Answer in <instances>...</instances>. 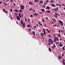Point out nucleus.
<instances>
[{"instance_id": "nucleus-24", "label": "nucleus", "mask_w": 65, "mask_h": 65, "mask_svg": "<svg viewBox=\"0 0 65 65\" xmlns=\"http://www.w3.org/2000/svg\"><path fill=\"white\" fill-rule=\"evenodd\" d=\"M58 36L59 37H61V35L59 34H58Z\"/></svg>"}, {"instance_id": "nucleus-59", "label": "nucleus", "mask_w": 65, "mask_h": 65, "mask_svg": "<svg viewBox=\"0 0 65 65\" xmlns=\"http://www.w3.org/2000/svg\"><path fill=\"white\" fill-rule=\"evenodd\" d=\"M40 25L41 26H42V24H40Z\"/></svg>"}, {"instance_id": "nucleus-1", "label": "nucleus", "mask_w": 65, "mask_h": 65, "mask_svg": "<svg viewBox=\"0 0 65 65\" xmlns=\"http://www.w3.org/2000/svg\"><path fill=\"white\" fill-rule=\"evenodd\" d=\"M48 41L49 42H50V43H53V40H51V39H50L48 40Z\"/></svg>"}, {"instance_id": "nucleus-60", "label": "nucleus", "mask_w": 65, "mask_h": 65, "mask_svg": "<svg viewBox=\"0 0 65 65\" xmlns=\"http://www.w3.org/2000/svg\"><path fill=\"white\" fill-rule=\"evenodd\" d=\"M13 5H14V6H15V4H13Z\"/></svg>"}, {"instance_id": "nucleus-62", "label": "nucleus", "mask_w": 65, "mask_h": 65, "mask_svg": "<svg viewBox=\"0 0 65 65\" xmlns=\"http://www.w3.org/2000/svg\"><path fill=\"white\" fill-rule=\"evenodd\" d=\"M40 23H41L40 22H39V24H40Z\"/></svg>"}, {"instance_id": "nucleus-12", "label": "nucleus", "mask_w": 65, "mask_h": 65, "mask_svg": "<svg viewBox=\"0 0 65 65\" xmlns=\"http://www.w3.org/2000/svg\"><path fill=\"white\" fill-rule=\"evenodd\" d=\"M46 9H48V10H50V7L48 6H47L46 8Z\"/></svg>"}, {"instance_id": "nucleus-6", "label": "nucleus", "mask_w": 65, "mask_h": 65, "mask_svg": "<svg viewBox=\"0 0 65 65\" xmlns=\"http://www.w3.org/2000/svg\"><path fill=\"white\" fill-rule=\"evenodd\" d=\"M54 38H55V39H56V40H57V41H58V40H59V39L57 37H54Z\"/></svg>"}, {"instance_id": "nucleus-7", "label": "nucleus", "mask_w": 65, "mask_h": 65, "mask_svg": "<svg viewBox=\"0 0 65 65\" xmlns=\"http://www.w3.org/2000/svg\"><path fill=\"white\" fill-rule=\"evenodd\" d=\"M60 44L59 45V46H60V47H61L62 46H63V45L62 44V43L61 42H60Z\"/></svg>"}, {"instance_id": "nucleus-54", "label": "nucleus", "mask_w": 65, "mask_h": 65, "mask_svg": "<svg viewBox=\"0 0 65 65\" xmlns=\"http://www.w3.org/2000/svg\"><path fill=\"white\" fill-rule=\"evenodd\" d=\"M57 26V25H54V27H55V26Z\"/></svg>"}, {"instance_id": "nucleus-37", "label": "nucleus", "mask_w": 65, "mask_h": 65, "mask_svg": "<svg viewBox=\"0 0 65 65\" xmlns=\"http://www.w3.org/2000/svg\"><path fill=\"white\" fill-rule=\"evenodd\" d=\"M31 29L30 28H29V29H28V30H29V31H31Z\"/></svg>"}, {"instance_id": "nucleus-2", "label": "nucleus", "mask_w": 65, "mask_h": 65, "mask_svg": "<svg viewBox=\"0 0 65 65\" xmlns=\"http://www.w3.org/2000/svg\"><path fill=\"white\" fill-rule=\"evenodd\" d=\"M20 8L21 9L23 10L24 9V6L23 5H21L20 6Z\"/></svg>"}, {"instance_id": "nucleus-17", "label": "nucleus", "mask_w": 65, "mask_h": 65, "mask_svg": "<svg viewBox=\"0 0 65 65\" xmlns=\"http://www.w3.org/2000/svg\"><path fill=\"white\" fill-rule=\"evenodd\" d=\"M32 34L34 35V36H35V32H34L33 31L32 32Z\"/></svg>"}, {"instance_id": "nucleus-5", "label": "nucleus", "mask_w": 65, "mask_h": 65, "mask_svg": "<svg viewBox=\"0 0 65 65\" xmlns=\"http://www.w3.org/2000/svg\"><path fill=\"white\" fill-rule=\"evenodd\" d=\"M3 10L4 11V12H5L6 13H7L8 12L7 11H6V10H5L4 9H3Z\"/></svg>"}, {"instance_id": "nucleus-19", "label": "nucleus", "mask_w": 65, "mask_h": 65, "mask_svg": "<svg viewBox=\"0 0 65 65\" xmlns=\"http://www.w3.org/2000/svg\"><path fill=\"white\" fill-rule=\"evenodd\" d=\"M33 10V8H31V9H29V10L30 11H31V10Z\"/></svg>"}, {"instance_id": "nucleus-32", "label": "nucleus", "mask_w": 65, "mask_h": 65, "mask_svg": "<svg viewBox=\"0 0 65 65\" xmlns=\"http://www.w3.org/2000/svg\"><path fill=\"white\" fill-rule=\"evenodd\" d=\"M42 21L43 22H44V19H42Z\"/></svg>"}, {"instance_id": "nucleus-41", "label": "nucleus", "mask_w": 65, "mask_h": 65, "mask_svg": "<svg viewBox=\"0 0 65 65\" xmlns=\"http://www.w3.org/2000/svg\"><path fill=\"white\" fill-rule=\"evenodd\" d=\"M44 4H45V5L46 4V2H44Z\"/></svg>"}, {"instance_id": "nucleus-20", "label": "nucleus", "mask_w": 65, "mask_h": 65, "mask_svg": "<svg viewBox=\"0 0 65 65\" xmlns=\"http://www.w3.org/2000/svg\"><path fill=\"white\" fill-rule=\"evenodd\" d=\"M43 3V1H41L39 2V3Z\"/></svg>"}, {"instance_id": "nucleus-27", "label": "nucleus", "mask_w": 65, "mask_h": 65, "mask_svg": "<svg viewBox=\"0 0 65 65\" xmlns=\"http://www.w3.org/2000/svg\"><path fill=\"white\" fill-rule=\"evenodd\" d=\"M15 11L16 12H18V11H18V10L17 9H15Z\"/></svg>"}, {"instance_id": "nucleus-63", "label": "nucleus", "mask_w": 65, "mask_h": 65, "mask_svg": "<svg viewBox=\"0 0 65 65\" xmlns=\"http://www.w3.org/2000/svg\"><path fill=\"white\" fill-rule=\"evenodd\" d=\"M65 60H64V59H63V62H65Z\"/></svg>"}, {"instance_id": "nucleus-58", "label": "nucleus", "mask_w": 65, "mask_h": 65, "mask_svg": "<svg viewBox=\"0 0 65 65\" xmlns=\"http://www.w3.org/2000/svg\"><path fill=\"white\" fill-rule=\"evenodd\" d=\"M43 31H44V32H45V30H44V29L43 30Z\"/></svg>"}, {"instance_id": "nucleus-18", "label": "nucleus", "mask_w": 65, "mask_h": 65, "mask_svg": "<svg viewBox=\"0 0 65 65\" xmlns=\"http://www.w3.org/2000/svg\"><path fill=\"white\" fill-rule=\"evenodd\" d=\"M20 11V13H22V10H20L19 11Z\"/></svg>"}, {"instance_id": "nucleus-22", "label": "nucleus", "mask_w": 65, "mask_h": 65, "mask_svg": "<svg viewBox=\"0 0 65 65\" xmlns=\"http://www.w3.org/2000/svg\"><path fill=\"white\" fill-rule=\"evenodd\" d=\"M34 1L36 3V2H38V0H34Z\"/></svg>"}, {"instance_id": "nucleus-11", "label": "nucleus", "mask_w": 65, "mask_h": 65, "mask_svg": "<svg viewBox=\"0 0 65 65\" xmlns=\"http://www.w3.org/2000/svg\"><path fill=\"white\" fill-rule=\"evenodd\" d=\"M22 26L23 27H25V23H23Z\"/></svg>"}, {"instance_id": "nucleus-56", "label": "nucleus", "mask_w": 65, "mask_h": 65, "mask_svg": "<svg viewBox=\"0 0 65 65\" xmlns=\"http://www.w3.org/2000/svg\"><path fill=\"white\" fill-rule=\"evenodd\" d=\"M0 4H2V2L1 1L0 2Z\"/></svg>"}, {"instance_id": "nucleus-34", "label": "nucleus", "mask_w": 65, "mask_h": 65, "mask_svg": "<svg viewBox=\"0 0 65 65\" xmlns=\"http://www.w3.org/2000/svg\"><path fill=\"white\" fill-rule=\"evenodd\" d=\"M51 3H53V2H54V1L52 0L51 1Z\"/></svg>"}, {"instance_id": "nucleus-61", "label": "nucleus", "mask_w": 65, "mask_h": 65, "mask_svg": "<svg viewBox=\"0 0 65 65\" xmlns=\"http://www.w3.org/2000/svg\"><path fill=\"white\" fill-rule=\"evenodd\" d=\"M56 5H57V6H59V5L58 4H56Z\"/></svg>"}, {"instance_id": "nucleus-33", "label": "nucleus", "mask_w": 65, "mask_h": 65, "mask_svg": "<svg viewBox=\"0 0 65 65\" xmlns=\"http://www.w3.org/2000/svg\"><path fill=\"white\" fill-rule=\"evenodd\" d=\"M45 5H44L43 6V8H45Z\"/></svg>"}, {"instance_id": "nucleus-23", "label": "nucleus", "mask_w": 65, "mask_h": 65, "mask_svg": "<svg viewBox=\"0 0 65 65\" xmlns=\"http://www.w3.org/2000/svg\"><path fill=\"white\" fill-rule=\"evenodd\" d=\"M15 16H17V15H18L17 14L18 13H15Z\"/></svg>"}, {"instance_id": "nucleus-14", "label": "nucleus", "mask_w": 65, "mask_h": 65, "mask_svg": "<svg viewBox=\"0 0 65 65\" xmlns=\"http://www.w3.org/2000/svg\"><path fill=\"white\" fill-rule=\"evenodd\" d=\"M41 35L42 36H44V34H43L42 33H41Z\"/></svg>"}, {"instance_id": "nucleus-31", "label": "nucleus", "mask_w": 65, "mask_h": 65, "mask_svg": "<svg viewBox=\"0 0 65 65\" xmlns=\"http://www.w3.org/2000/svg\"><path fill=\"white\" fill-rule=\"evenodd\" d=\"M28 22H30V19H28Z\"/></svg>"}, {"instance_id": "nucleus-64", "label": "nucleus", "mask_w": 65, "mask_h": 65, "mask_svg": "<svg viewBox=\"0 0 65 65\" xmlns=\"http://www.w3.org/2000/svg\"><path fill=\"white\" fill-rule=\"evenodd\" d=\"M10 1L12 2V1H13V0H10Z\"/></svg>"}, {"instance_id": "nucleus-15", "label": "nucleus", "mask_w": 65, "mask_h": 65, "mask_svg": "<svg viewBox=\"0 0 65 65\" xmlns=\"http://www.w3.org/2000/svg\"><path fill=\"white\" fill-rule=\"evenodd\" d=\"M41 10L43 12H44L45 11V10H44V9H42Z\"/></svg>"}, {"instance_id": "nucleus-13", "label": "nucleus", "mask_w": 65, "mask_h": 65, "mask_svg": "<svg viewBox=\"0 0 65 65\" xmlns=\"http://www.w3.org/2000/svg\"><path fill=\"white\" fill-rule=\"evenodd\" d=\"M21 20V24L22 25V24H23L24 22H23V21L22 20V19Z\"/></svg>"}, {"instance_id": "nucleus-10", "label": "nucleus", "mask_w": 65, "mask_h": 65, "mask_svg": "<svg viewBox=\"0 0 65 65\" xmlns=\"http://www.w3.org/2000/svg\"><path fill=\"white\" fill-rule=\"evenodd\" d=\"M46 30L47 31L48 33H50L51 32V29H50V31H49V30H48V29H46Z\"/></svg>"}, {"instance_id": "nucleus-55", "label": "nucleus", "mask_w": 65, "mask_h": 65, "mask_svg": "<svg viewBox=\"0 0 65 65\" xmlns=\"http://www.w3.org/2000/svg\"><path fill=\"white\" fill-rule=\"evenodd\" d=\"M25 21L26 22H27V19H25Z\"/></svg>"}, {"instance_id": "nucleus-53", "label": "nucleus", "mask_w": 65, "mask_h": 65, "mask_svg": "<svg viewBox=\"0 0 65 65\" xmlns=\"http://www.w3.org/2000/svg\"><path fill=\"white\" fill-rule=\"evenodd\" d=\"M49 2L48 0H47L46 1V2Z\"/></svg>"}, {"instance_id": "nucleus-30", "label": "nucleus", "mask_w": 65, "mask_h": 65, "mask_svg": "<svg viewBox=\"0 0 65 65\" xmlns=\"http://www.w3.org/2000/svg\"><path fill=\"white\" fill-rule=\"evenodd\" d=\"M55 11H57V9L56 8H55Z\"/></svg>"}, {"instance_id": "nucleus-45", "label": "nucleus", "mask_w": 65, "mask_h": 65, "mask_svg": "<svg viewBox=\"0 0 65 65\" xmlns=\"http://www.w3.org/2000/svg\"><path fill=\"white\" fill-rule=\"evenodd\" d=\"M32 11L34 12H35V10H33Z\"/></svg>"}, {"instance_id": "nucleus-9", "label": "nucleus", "mask_w": 65, "mask_h": 65, "mask_svg": "<svg viewBox=\"0 0 65 65\" xmlns=\"http://www.w3.org/2000/svg\"><path fill=\"white\" fill-rule=\"evenodd\" d=\"M34 15H35V16H37V15H38V14H37V13H34Z\"/></svg>"}, {"instance_id": "nucleus-44", "label": "nucleus", "mask_w": 65, "mask_h": 65, "mask_svg": "<svg viewBox=\"0 0 65 65\" xmlns=\"http://www.w3.org/2000/svg\"><path fill=\"white\" fill-rule=\"evenodd\" d=\"M48 13H50V10H48Z\"/></svg>"}, {"instance_id": "nucleus-29", "label": "nucleus", "mask_w": 65, "mask_h": 65, "mask_svg": "<svg viewBox=\"0 0 65 65\" xmlns=\"http://www.w3.org/2000/svg\"><path fill=\"white\" fill-rule=\"evenodd\" d=\"M29 4H32V2H29Z\"/></svg>"}, {"instance_id": "nucleus-28", "label": "nucleus", "mask_w": 65, "mask_h": 65, "mask_svg": "<svg viewBox=\"0 0 65 65\" xmlns=\"http://www.w3.org/2000/svg\"><path fill=\"white\" fill-rule=\"evenodd\" d=\"M48 37H49V38H51V35H48Z\"/></svg>"}, {"instance_id": "nucleus-50", "label": "nucleus", "mask_w": 65, "mask_h": 65, "mask_svg": "<svg viewBox=\"0 0 65 65\" xmlns=\"http://www.w3.org/2000/svg\"><path fill=\"white\" fill-rule=\"evenodd\" d=\"M56 9H57V10H58V8L57 7V8H56Z\"/></svg>"}, {"instance_id": "nucleus-49", "label": "nucleus", "mask_w": 65, "mask_h": 65, "mask_svg": "<svg viewBox=\"0 0 65 65\" xmlns=\"http://www.w3.org/2000/svg\"><path fill=\"white\" fill-rule=\"evenodd\" d=\"M55 14H56V15H57V13H55Z\"/></svg>"}, {"instance_id": "nucleus-47", "label": "nucleus", "mask_w": 65, "mask_h": 65, "mask_svg": "<svg viewBox=\"0 0 65 65\" xmlns=\"http://www.w3.org/2000/svg\"><path fill=\"white\" fill-rule=\"evenodd\" d=\"M30 17H33V15H30Z\"/></svg>"}, {"instance_id": "nucleus-46", "label": "nucleus", "mask_w": 65, "mask_h": 65, "mask_svg": "<svg viewBox=\"0 0 65 65\" xmlns=\"http://www.w3.org/2000/svg\"><path fill=\"white\" fill-rule=\"evenodd\" d=\"M10 11H11V12H12V9H10Z\"/></svg>"}, {"instance_id": "nucleus-8", "label": "nucleus", "mask_w": 65, "mask_h": 65, "mask_svg": "<svg viewBox=\"0 0 65 65\" xmlns=\"http://www.w3.org/2000/svg\"><path fill=\"white\" fill-rule=\"evenodd\" d=\"M51 6H52V7H56V5L53 4H51Z\"/></svg>"}, {"instance_id": "nucleus-35", "label": "nucleus", "mask_w": 65, "mask_h": 65, "mask_svg": "<svg viewBox=\"0 0 65 65\" xmlns=\"http://www.w3.org/2000/svg\"><path fill=\"white\" fill-rule=\"evenodd\" d=\"M59 58L60 59H61V56H59Z\"/></svg>"}, {"instance_id": "nucleus-26", "label": "nucleus", "mask_w": 65, "mask_h": 65, "mask_svg": "<svg viewBox=\"0 0 65 65\" xmlns=\"http://www.w3.org/2000/svg\"><path fill=\"white\" fill-rule=\"evenodd\" d=\"M19 16L20 17V18H21V14L20 13L19 14Z\"/></svg>"}, {"instance_id": "nucleus-4", "label": "nucleus", "mask_w": 65, "mask_h": 65, "mask_svg": "<svg viewBox=\"0 0 65 65\" xmlns=\"http://www.w3.org/2000/svg\"><path fill=\"white\" fill-rule=\"evenodd\" d=\"M17 20L18 21H20V18L19 17V16H17Z\"/></svg>"}, {"instance_id": "nucleus-48", "label": "nucleus", "mask_w": 65, "mask_h": 65, "mask_svg": "<svg viewBox=\"0 0 65 65\" xmlns=\"http://www.w3.org/2000/svg\"><path fill=\"white\" fill-rule=\"evenodd\" d=\"M63 55H64V54H63V53L62 54V56H63V57L64 56Z\"/></svg>"}, {"instance_id": "nucleus-39", "label": "nucleus", "mask_w": 65, "mask_h": 65, "mask_svg": "<svg viewBox=\"0 0 65 65\" xmlns=\"http://www.w3.org/2000/svg\"><path fill=\"white\" fill-rule=\"evenodd\" d=\"M53 45H54V46L55 47H56V46H55V45L54 44H53Z\"/></svg>"}, {"instance_id": "nucleus-21", "label": "nucleus", "mask_w": 65, "mask_h": 65, "mask_svg": "<svg viewBox=\"0 0 65 65\" xmlns=\"http://www.w3.org/2000/svg\"><path fill=\"white\" fill-rule=\"evenodd\" d=\"M49 51H50V52H51V51H52V50H51V48H49Z\"/></svg>"}, {"instance_id": "nucleus-52", "label": "nucleus", "mask_w": 65, "mask_h": 65, "mask_svg": "<svg viewBox=\"0 0 65 65\" xmlns=\"http://www.w3.org/2000/svg\"><path fill=\"white\" fill-rule=\"evenodd\" d=\"M22 17H23V14H22Z\"/></svg>"}, {"instance_id": "nucleus-40", "label": "nucleus", "mask_w": 65, "mask_h": 65, "mask_svg": "<svg viewBox=\"0 0 65 65\" xmlns=\"http://www.w3.org/2000/svg\"><path fill=\"white\" fill-rule=\"evenodd\" d=\"M54 42H56V39L55 38V39L54 40Z\"/></svg>"}, {"instance_id": "nucleus-57", "label": "nucleus", "mask_w": 65, "mask_h": 65, "mask_svg": "<svg viewBox=\"0 0 65 65\" xmlns=\"http://www.w3.org/2000/svg\"><path fill=\"white\" fill-rule=\"evenodd\" d=\"M59 6L60 7H61V4H59Z\"/></svg>"}, {"instance_id": "nucleus-42", "label": "nucleus", "mask_w": 65, "mask_h": 65, "mask_svg": "<svg viewBox=\"0 0 65 65\" xmlns=\"http://www.w3.org/2000/svg\"><path fill=\"white\" fill-rule=\"evenodd\" d=\"M61 14L62 15H64V13H61Z\"/></svg>"}, {"instance_id": "nucleus-38", "label": "nucleus", "mask_w": 65, "mask_h": 65, "mask_svg": "<svg viewBox=\"0 0 65 65\" xmlns=\"http://www.w3.org/2000/svg\"><path fill=\"white\" fill-rule=\"evenodd\" d=\"M54 15L55 17L56 18H57V15Z\"/></svg>"}, {"instance_id": "nucleus-36", "label": "nucleus", "mask_w": 65, "mask_h": 65, "mask_svg": "<svg viewBox=\"0 0 65 65\" xmlns=\"http://www.w3.org/2000/svg\"><path fill=\"white\" fill-rule=\"evenodd\" d=\"M62 50H65L64 47H62Z\"/></svg>"}, {"instance_id": "nucleus-16", "label": "nucleus", "mask_w": 65, "mask_h": 65, "mask_svg": "<svg viewBox=\"0 0 65 65\" xmlns=\"http://www.w3.org/2000/svg\"><path fill=\"white\" fill-rule=\"evenodd\" d=\"M52 20L53 21H54L55 22H56V21L55 20V19H52Z\"/></svg>"}, {"instance_id": "nucleus-3", "label": "nucleus", "mask_w": 65, "mask_h": 65, "mask_svg": "<svg viewBox=\"0 0 65 65\" xmlns=\"http://www.w3.org/2000/svg\"><path fill=\"white\" fill-rule=\"evenodd\" d=\"M59 22L61 26H63V23L62 21H59Z\"/></svg>"}, {"instance_id": "nucleus-51", "label": "nucleus", "mask_w": 65, "mask_h": 65, "mask_svg": "<svg viewBox=\"0 0 65 65\" xmlns=\"http://www.w3.org/2000/svg\"><path fill=\"white\" fill-rule=\"evenodd\" d=\"M58 32L59 33H60V30H59Z\"/></svg>"}, {"instance_id": "nucleus-25", "label": "nucleus", "mask_w": 65, "mask_h": 65, "mask_svg": "<svg viewBox=\"0 0 65 65\" xmlns=\"http://www.w3.org/2000/svg\"><path fill=\"white\" fill-rule=\"evenodd\" d=\"M27 27H31V26H30V25H27Z\"/></svg>"}, {"instance_id": "nucleus-43", "label": "nucleus", "mask_w": 65, "mask_h": 65, "mask_svg": "<svg viewBox=\"0 0 65 65\" xmlns=\"http://www.w3.org/2000/svg\"><path fill=\"white\" fill-rule=\"evenodd\" d=\"M44 35H46V33H45V32H44Z\"/></svg>"}]
</instances>
